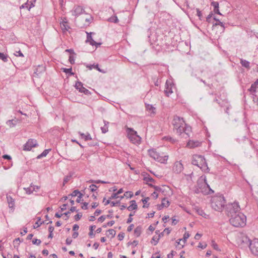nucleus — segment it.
Here are the masks:
<instances>
[{
	"label": "nucleus",
	"instance_id": "nucleus-7",
	"mask_svg": "<svg viewBox=\"0 0 258 258\" xmlns=\"http://www.w3.org/2000/svg\"><path fill=\"white\" fill-rule=\"evenodd\" d=\"M148 151L149 156L151 158L161 163H165L168 160V156H161L159 153L156 151V149H149Z\"/></svg>",
	"mask_w": 258,
	"mask_h": 258
},
{
	"label": "nucleus",
	"instance_id": "nucleus-36",
	"mask_svg": "<svg viewBox=\"0 0 258 258\" xmlns=\"http://www.w3.org/2000/svg\"><path fill=\"white\" fill-rule=\"evenodd\" d=\"M146 109L147 110L151 111L152 113H155V110H156L155 107H154L152 105L149 104H145Z\"/></svg>",
	"mask_w": 258,
	"mask_h": 258
},
{
	"label": "nucleus",
	"instance_id": "nucleus-38",
	"mask_svg": "<svg viewBox=\"0 0 258 258\" xmlns=\"http://www.w3.org/2000/svg\"><path fill=\"white\" fill-rule=\"evenodd\" d=\"M190 236V234L188 232H185L183 235V237L182 239H179V241H182L183 243H185L186 242L187 239Z\"/></svg>",
	"mask_w": 258,
	"mask_h": 258
},
{
	"label": "nucleus",
	"instance_id": "nucleus-1",
	"mask_svg": "<svg viewBox=\"0 0 258 258\" xmlns=\"http://www.w3.org/2000/svg\"><path fill=\"white\" fill-rule=\"evenodd\" d=\"M226 200L222 194H218L211 198V206L213 209L222 212L225 205Z\"/></svg>",
	"mask_w": 258,
	"mask_h": 258
},
{
	"label": "nucleus",
	"instance_id": "nucleus-2",
	"mask_svg": "<svg viewBox=\"0 0 258 258\" xmlns=\"http://www.w3.org/2000/svg\"><path fill=\"white\" fill-rule=\"evenodd\" d=\"M191 164L199 167L205 173L210 172V168L204 156L194 155L192 157Z\"/></svg>",
	"mask_w": 258,
	"mask_h": 258
},
{
	"label": "nucleus",
	"instance_id": "nucleus-60",
	"mask_svg": "<svg viewBox=\"0 0 258 258\" xmlns=\"http://www.w3.org/2000/svg\"><path fill=\"white\" fill-rule=\"evenodd\" d=\"M68 206V204H63L60 207V210H59V212L60 213H62V212L64 210H66L67 209V207Z\"/></svg>",
	"mask_w": 258,
	"mask_h": 258
},
{
	"label": "nucleus",
	"instance_id": "nucleus-58",
	"mask_svg": "<svg viewBox=\"0 0 258 258\" xmlns=\"http://www.w3.org/2000/svg\"><path fill=\"white\" fill-rule=\"evenodd\" d=\"M108 126L107 125H104L103 126L101 127V130L102 131V133L103 134H105L108 132Z\"/></svg>",
	"mask_w": 258,
	"mask_h": 258
},
{
	"label": "nucleus",
	"instance_id": "nucleus-21",
	"mask_svg": "<svg viewBox=\"0 0 258 258\" xmlns=\"http://www.w3.org/2000/svg\"><path fill=\"white\" fill-rule=\"evenodd\" d=\"M87 33V39L86 40V43H89L92 46H93V44L95 43V41L93 40L92 37V34H94L93 32Z\"/></svg>",
	"mask_w": 258,
	"mask_h": 258
},
{
	"label": "nucleus",
	"instance_id": "nucleus-32",
	"mask_svg": "<svg viewBox=\"0 0 258 258\" xmlns=\"http://www.w3.org/2000/svg\"><path fill=\"white\" fill-rule=\"evenodd\" d=\"M50 150V149L44 150L42 153L37 156V159H41L42 157L46 156Z\"/></svg>",
	"mask_w": 258,
	"mask_h": 258
},
{
	"label": "nucleus",
	"instance_id": "nucleus-35",
	"mask_svg": "<svg viewBox=\"0 0 258 258\" xmlns=\"http://www.w3.org/2000/svg\"><path fill=\"white\" fill-rule=\"evenodd\" d=\"M116 232L113 229H109L106 231V235L107 237L111 236V238L114 237L115 235Z\"/></svg>",
	"mask_w": 258,
	"mask_h": 258
},
{
	"label": "nucleus",
	"instance_id": "nucleus-31",
	"mask_svg": "<svg viewBox=\"0 0 258 258\" xmlns=\"http://www.w3.org/2000/svg\"><path fill=\"white\" fill-rule=\"evenodd\" d=\"M0 59L5 62H8L9 56L4 52H0Z\"/></svg>",
	"mask_w": 258,
	"mask_h": 258
},
{
	"label": "nucleus",
	"instance_id": "nucleus-3",
	"mask_svg": "<svg viewBox=\"0 0 258 258\" xmlns=\"http://www.w3.org/2000/svg\"><path fill=\"white\" fill-rule=\"evenodd\" d=\"M236 241L239 246L244 248L249 247L252 240H251L245 233L239 232L237 233Z\"/></svg>",
	"mask_w": 258,
	"mask_h": 258
},
{
	"label": "nucleus",
	"instance_id": "nucleus-8",
	"mask_svg": "<svg viewBox=\"0 0 258 258\" xmlns=\"http://www.w3.org/2000/svg\"><path fill=\"white\" fill-rule=\"evenodd\" d=\"M128 132V138L130 141L134 144H140L141 141V138L137 135V132L133 130L132 128H128L127 130Z\"/></svg>",
	"mask_w": 258,
	"mask_h": 258
},
{
	"label": "nucleus",
	"instance_id": "nucleus-48",
	"mask_svg": "<svg viewBox=\"0 0 258 258\" xmlns=\"http://www.w3.org/2000/svg\"><path fill=\"white\" fill-rule=\"evenodd\" d=\"M163 139L165 141L170 142L171 143H173L175 141L174 139H173L172 137L168 136L164 137Z\"/></svg>",
	"mask_w": 258,
	"mask_h": 258
},
{
	"label": "nucleus",
	"instance_id": "nucleus-12",
	"mask_svg": "<svg viewBox=\"0 0 258 258\" xmlns=\"http://www.w3.org/2000/svg\"><path fill=\"white\" fill-rule=\"evenodd\" d=\"M156 192L158 191L160 192H161L163 195L166 196L167 195V192L171 191V189L168 186H166L165 185H162L161 187L156 186V187H155V190Z\"/></svg>",
	"mask_w": 258,
	"mask_h": 258
},
{
	"label": "nucleus",
	"instance_id": "nucleus-53",
	"mask_svg": "<svg viewBox=\"0 0 258 258\" xmlns=\"http://www.w3.org/2000/svg\"><path fill=\"white\" fill-rule=\"evenodd\" d=\"M62 214H63V216H64L63 218H64V220H67L70 217L71 212L70 211H68V212L62 213Z\"/></svg>",
	"mask_w": 258,
	"mask_h": 258
},
{
	"label": "nucleus",
	"instance_id": "nucleus-33",
	"mask_svg": "<svg viewBox=\"0 0 258 258\" xmlns=\"http://www.w3.org/2000/svg\"><path fill=\"white\" fill-rule=\"evenodd\" d=\"M204 183H201V184L200 183V181L198 180V182H197V184L198 185V187H197L195 188V189H194V192L196 193V194H199L201 191V188L202 187V186H203V184Z\"/></svg>",
	"mask_w": 258,
	"mask_h": 258
},
{
	"label": "nucleus",
	"instance_id": "nucleus-59",
	"mask_svg": "<svg viewBox=\"0 0 258 258\" xmlns=\"http://www.w3.org/2000/svg\"><path fill=\"white\" fill-rule=\"evenodd\" d=\"M196 11H197V16H198L199 19L200 20H202V13H201V11L198 8H197L196 9Z\"/></svg>",
	"mask_w": 258,
	"mask_h": 258
},
{
	"label": "nucleus",
	"instance_id": "nucleus-57",
	"mask_svg": "<svg viewBox=\"0 0 258 258\" xmlns=\"http://www.w3.org/2000/svg\"><path fill=\"white\" fill-rule=\"evenodd\" d=\"M93 183H96V184H99V183L105 184V183H109V182L108 181H105L101 180H95L94 181H93Z\"/></svg>",
	"mask_w": 258,
	"mask_h": 258
},
{
	"label": "nucleus",
	"instance_id": "nucleus-25",
	"mask_svg": "<svg viewBox=\"0 0 258 258\" xmlns=\"http://www.w3.org/2000/svg\"><path fill=\"white\" fill-rule=\"evenodd\" d=\"M7 201L10 208H13L15 205L14 199L10 196L7 195Z\"/></svg>",
	"mask_w": 258,
	"mask_h": 258
},
{
	"label": "nucleus",
	"instance_id": "nucleus-55",
	"mask_svg": "<svg viewBox=\"0 0 258 258\" xmlns=\"http://www.w3.org/2000/svg\"><path fill=\"white\" fill-rule=\"evenodd\" d=\"M26 192L27 194L30 195L35 190V187H33V189H31V187H28L27 188H25Z\"/></svg>",
	"mask_w": 258,
	"mask_h": 258
},
{
	"label": "nucleus",
	"instance_id": "nucleus-23",
	"mask_svg": "<svg viewBox=\"0 0 258 258\" xmlns=\"http://www.w3.org/2000/svg\"><path fill=\"white\" fill-rule=\"evenodd\" d=\"M86 66L89 70H92L93 68H95V69H97L99 72H100L101 73H105V71H104L103 70H101V69H100L99 68V65L98 64H87L86 65Z\"/></svg>",
	"mask_w": 258,
	"mask_h": 258
},
{
	"label": "nucleus",
	"instance_id": "nucleus-56",
	"mask_svg": "<svg viewBox=\"0 0 258 258\" xmlns=\"http://www.w3.org/2000/svg\"><path fill=\"white\" fill-rule=\"evenodd\" d=\"M78 194H80V191L78 189H76L73 191L72 194L69 196H71L72 197L78 196Z\"/></svg>",
	"mask_w": 258,
	"mask_h": 258
},
{
	"label": "nucleus",
	"instance_id": "nucleus-42",
	"mask_svg": "<svg viewBox=\"0 0 258 258\" xmlns=\"http://www.w3.org/2000/svg\"><path fill=\"white\" fill-rule=\"evenodd\" d=\"M144 181L148 182H152L153 183L155 182V180L152 177H151L149 175L148 176L144 177L143 178Z\"/></svg>",
	"mask_w": 258,
	"mask_h": 258
},
{
	"label": "nucleus",
	"instance_id": "nucleus-18",
	"mask_svg": "<svg viewBox=\"0 0 258 258\" xmlns=\"http://www.w3.org/2000/svg\"><path fill=\"white\" fill-rule=\"evenodd\" d=\"M174 85L173 84H170V85L168 84V80L166 81L165 84V90L164 91V93L167 96H169L170 94L173 93L172 89V86Z\"/></svg>",
	"mask_w": 258,
	"mask_h": 258
},
{
	"label": "nucleus",
	"instance_id": "nucleus-26",
	"mask_svg": "<svg viewBox=\"0 0 258 258\" xmlns=\"http://www.w3.org/2000/svg\"><path fill=\"white\" fill-rule=\"evenodd\" d=\"M131 205L127 208V209L129 211H131L134 210H137L138 208L137 204L136 201L132 200L130 202Z\"/></svg>",
	"mask_w": 258,
	"mask_h": 258
},
{
	"label": "nucleus",
	"instance_id": "nucleus-54",
	"mask_svg": "<svg viewBox=\"0 0 258 258\" xmlns=\"http://www.w3.org/2000/svg\"><path fill=\"white\" fill-rule=\"evenodd\" d=\"M90 190L92 192L95 191L96 189L98 188V186L96 185L95 184H92L90 185Z\"/></svg>",
	"mask_w": 258,
	"mask_h": 258
},
{
	"label": "nucleus",
	"instance_id": "nucleus-16",
	"mask_svg": "<svg viewBox=\"0 0 258 258\" xmlns=\"http://www.w3.org/2000/svg\"><path fill=\"white\" fill-rule=\"evenodd\" d=\"M201 143L198 141L189 140L186 146L189 148H194L200 146Z\"/></svg>",
	"mask_w": 258,
	"mask_h": 258
},
{
	"label": "nucleus",
	"instance_id": "nucleus-40",
	"mask_svg": "<svg viewBox=\"0 0 258 258\" xmlns=\"http://www.w3.org/2000/svg\"><path fill=\"white\" fill-rule=\"evenodd\" d=\"M170 202L167 200L166 198H164L162 200V206L164 207H168L169 206Z\"/></svg>",
	"mask_w": 258,
	"mask_h": 258
},
{
	"label": "nucleus",
	"instance_id": "nucleus-13",
	"mask_svg": "<svg viewBox=\"0 0 258 258\" xmlns=\"http://www.w3.org/2000/svg\"><path fill=\"white\" fill-rule=\"evenodd\" d=\"M183 131H181V134H178L184 138L189 137V133L191 131V127L190 126L187 125L186 124L183 126Z\"/></svg>",
	"mask_w": 258,
	"mask_h": 258
},
{
	"label": "nucleus",
	"instance_id": "nucleus-4",
	"mask_svg": "<svg viewBox=\"0 0 258 258\" xmlns=\"http://www.w3.org/2000/svg\"><path fill=\"white\" fill-rule=\"evenodd\" d=\"M231 226H245L246 217L242 213H239L229 219Z\"/></svg>",
	"mask_w": 258,
	"mask_h": 258
},
{
	"label": "nucleus",
	"instance_id": "nucleus-61",
	"mask_svg": "<svg viewBox=\"0 0 258 258\" xmlns=\"http://www.w3.org/2000/svg\"><path fill=\"white\" fill-rule=\"evenodd\" d=\"M68 22L67 21H63L62 22V24L64 27V29L66 30H68V29L70 28V27L67 25Z\"/></svg>",
	"mask_w": 258,
	"mask_h": 258
},
{
	"label": "nucleus",
	"instance_id": "nucleus-62",
	"mask_svg": "<svg viewBox=\"0 0 258 258\" xmlns=\"http://www.w3.org/2000/svg\"><path fill=\"white\" fill-rule=\"evenodd\" d=\"M117 237H118V240L121 241L124 237V233L123 232H120V233H119Z\"/></svg>",
	"mask_w": 258,
	"mask_h": 258
},
{
	"label": "nucleus",
	"instance_id": "nucleus-5",
	"mask_svg": "<svg viewBox=\"0 0 258 258\" xmlns=\"http://www.w3.org/2000/svg\"><path fill=\"white\" fill-rule=\"evenodd\" d=\"M240 210V208L238 202L229 203L225 206V213L228 217L234 216Z\"/></svg>",
	"mask_w": 258,
	"mask_h": 258
},
{
	"label": "nucleus",
	"instance_id": "nucleus-20",
	"mask_svg": "<svg viewBox=\"0 0 258 258\" xmlns=\"http://www.w3.org/2000/svg\"><path fill=\"white\" fill-rule=\"evenodd\" d=\"M212 24H213V29H215V28H216V27H217L218 26H220L221 27V30H220L222 32H224V31L225 30L224 25L219 20H217V22H216L215 23H214V22L213 21L212 22Z\"/></svg>",
	"mask_w": 258,
	"mask_h": 258
},
{
	"label": "nucleus",
	"instance_id": "nucleus-44",
	"mask_svg": "<svg viewBox=\"0 0 258 258\" xmlns=\"http://www.w3.org/2000/svg\"><path fill=\"white\" fill-rule=\"evenodd\" d=\"M178 220L175 218H172L169 219V224L175 225L177 224Z\"/></svg>",
	"mask_w": 258,
	"mask_h": 258
},
{
	"label": "nucleus",
	"instance_id": "nucleus-27",
	"mask_svg": "<svg viewBox=\"0 0 258 258\" xmlns=\"http://www.w3.org/2000/svg\"><path fill=\"white\" fill-rule=\"evenodd\" d=\"M47 221V220L42 221L40 217H38L37 221L35 222V224L37 225V226H41L42 224L48 225L52 223L51 221H49L48 222H46Z\"/></svg>",
	"mask_w": 258,
	"mask_h": 258
},
{
	"label": "nucleus",
	"instance_id": "nucleus-45",
	"mask_svg": "<svg viewBox=\"0 0 258 258\" xmlns=\"http://www.w3.org/2000/svg\"><path fill=\"white\" fill-rule=\"evenodd\" d=\"M213 13L212 12H211L209 15L206 18V21L209 23H212L213 22H212V18L213 17Z\"/></svg>",
	"mask_w": 258,
	"mask_h": 258
},
{
	"label": "nucleus",
	"instance_id": "nucleus-15",
	"mask_svg": "<svg viewBox=\"0 0 258 258\" xmlns=\"http://www.w3.org/2000/svg\"><path fill=\"white\" fill-rule=\"evenodd\" d=\"M44 71L45 67L43 65H38L34 70V76L39 77Z\"/></svg>",
	"mask_w": 258,
	"mask_h": 258
},
{
	"label": "nucleus",
	"instance_id": "nucleus-52",
	"mask_svg": "<svg viewBox=\"0 0 258 258\" xmlns=\"http://www.w3.org/2000/svg\"><path fill=\"white\" fill-rule=\"evenodd\" d=\"M124 196H125V197L126 198H132L133 196V193L132 191H126L124 194Z\"/></svg>",
	"mask_w": 258,
	"mask_h": 258
},
{
	"label": "nucleus",
	"instance_id": "nucleus-51",
	"mask_svg": "<svg viewBox=\"0 0 258 258\" xmlns=\"http://www.w3.org/2000/svg\"><path fill=\"white\" fill-rule=\"evenodd\" d=\"M32 242L33 244L39 245L41 243V241L40 239L34 238L33 239Z\"/></svg>",
	"mask_w": 258,
	"mask_h": 258
},
{
	"label": "nucleus",
	"instance_id": "nucleus-9",
	"mask_svg": "<svg viewBox=\"0 0 258 258\" xmlns=\"http://www.w3.org/2000/svg\"><path fill=\"white\" fill-rule=\"evenodd\" d=\"M38 146L37 141L33 139H30L23 146V150L30 151L33 147Z\"/></svg>",
	"mask_w": 258,
	"mask_h": 258
},
{
	"label": "nucleus",
	"instance_id": "nucleus-6",
	"mask_svg": "<svg viewBox=\"0 0 258 258\" xmlns=\"http://www.w3.org/2000/svg\"><path fill=\"white\" fill-rule=\"evenodd\" d=\"M172 124L178 134H181V131H183V126L186 125L183 118L177 115L174 116Z\"/></svg>",
	"mask_w": 258,
	"mask_h": 258
},
{
	"label": "nucleus",
	"instance_id": "nucleus-43",
	"mask_svg": "<svg viewBox=\"0 0 258 258\" xmlns=\"http://www.w3.org/2000/svg\"><path fill=\"white\" fill-rule=\"evenodd\" d=\"M20 8L21 9H27L28 11L30 10L31 8V6L29 5V4L26 2L24 4H23L21 6H20Z\"/></svg>",
	"mask_w": 258,
	"mask_h": 258
},
{
	"label": "nucleus",
	"instance_id": "nucleus-10",
	"mask_svg": "<svg viewBox=\"0 0 258 258\" xmlns=\"http://www.w3.org/2000/svg\"><path fill=\"white\" fill-rule=\"evenodd\" d=\"M75 88L81 93H83L85 95H89L91 94V92L83 87V84L80 81H77L75 85Z\"/></svg>",
	"mask_w": 258,
	"mask_h": 258
},
{
	"label": "nucleus",
	"instance_id": "nucleus-41",
	"mask_svg": "<svg viewBox=\"0 0 258 258\" xmlns=\"http://www.w3.org/2000/svg\"><path fill=\"white\" fill-rule=\"evenodd\" d=\"M96 227H90V228H89V235L90 236V238H93L95 236V233H94V230L95 229Z\"/></svg>",
	"mask_w": 258,
	"mask_h": 258
},
{
	"label": "nucleus",
	"instance_id": "nucleus-34",
	"mask_svg": "<svg viewBox=\"0 0 258 258\" xmlns=\"http://www.w3.org/2000/svg\"><path fill=\"white\" fill-rule=\"evenodd\" d=\"M61 70L62 71L66 73L67 74H69V76H73L74 75V73L72 72V69L71 67L70 68H62Z\"/></svg>",
	"mask_w": 258,
	"mask_h": 258
},
{
	"label": "nucleus",
	"instance_id": "nucleus-64",
	"mask_svg": "<svg viewBox=\"0 0 258 258\" xmlns=\"http://www.w3.org/2000/svg\"><path fill=\"white\" fill-rule=\"evenodd\" d=\"M36 0H27V2L29 4L31 8L34 6V3Z\"/></svg>",
	"mask_w": 258,
	"mask_h": 258
},
{
	"label": "nucleus",
	"instance_id": "nucleus-50",
	"mask_svg": "<svg viewBox=\"0 0 258 258\" xmlns=\"http://www.w3.org/2000/svg\"><path fill=\"white\" fill-rule=\"evenodd\" d=\"M212 246L214 249L217 251H220V249H219L218 244L216 243H215L214 240L212 241Z\"/></svg>",
	"mask_w": 258,
	"mask_h": 258
},
{
	"label": "nucleus",
	"instance_id": "nucleus-28",
	"mask_svg": "<svg viewBox=\"0 0 258 258\" xmlns=\"http://www.w3.org/2000/svg\"><path fill=\"white\" fill-rule=\"evenodd\" d=\"M79 134L81 137V138L84 139L85 141H87L92 140V138H91L90 134L88 133H87V135H85V134L79 132Z\"/></svg>",
	"mask_w": 258,
	"mask_h": 258
},
{
	"label": "nucleus",
	"instance_id": "nucleus-30",
	"mask_svg": "<svg viewBox=\"0 0 258 258\" xmlns=\"http://www.w3.org/2000/svg\"><path fill=\"white\" fill-rule=\"evenodd\" d=\"M160 238V236L154 235L152 238L151 242L154 245H156L159 242Z\"/></svg>",
	"mask_w": 258,
	"mask_h": 258
},
{
	"label": "nucleus",
	"instance_id": "nucleus-46",
	"mask_svg": "<svg viewBox=\"0 0 258 258\" xmlns=\"http://www.w3.org/2000/svg\"><path fill=\"white\" fill-rule=\"evenodd\" d=\"M197 212L199 215L202 216L203 217H206V216H207L202 209H199L197 210Z\"/></svg>",
	"mask_w": 258,
	"mask_h": 258
},
{
	"label": "nucleus",
	"instance_id": "nucleus-14",
	"mask_svg": "<svg viewBox=\"0 0 258 258\" xmlns=\"http://www.w3.org/2000/svg\"><path fill=\"white\" fill-rule=\"evenodd\" d=\"M183 169V166L181 162H176L174 163L173 171L176 174L180 173Z\"/></svg>",
	"mask_w": 258,
	"mask_h": 258
},
{
	"label": "nucleus",
	"instance_id": "nucleus-47",
	"mask_svg": "<svg viewBox=\"0 0 258 258\" xmlns=\"http://www.w3.org/2000/svg\"><path fill=\"white\" fill-rule=\"evenodd\" d=\"M109 21L111 22L117 23L118 22V19L116 16L111 17L109 19Z\"/></svg>",
	"mask_w": 258,
	"mask_h": 258
},
{
	"label": "nucleus",
	"instance_id": "nucleus-37",
	"mask_svg": "<svg viewBox=\"0 0 258 258\" xmlns=\"http://www.w3.org/2000/svg\"><path fill=\"white\" fill-rule=\"evenodd\" d=\"M142 232V227H137L134 230V234L136 237H139Z\"/></svg>",
	"mask_w": 258,
	"mask_h": 258
},
{
	"label": "nucleus",
	"instance_id": "nucleus-17",
	"mask_svg": "<svg viewBox=\"0 0 258 258\" xmlns=\"http://www.w3.org/2000/svg\"><path fill=\"white\" fill-rule=\"evenodd\" d=\"M248 90L252 95H254L258 91V80L251 84L250 88Z\"/></svg>",
	"mask_w": 258,
	"mask_h": 258
},
{
	"label": "nucleus",
	"instance_id": "nucleus-49",
	"mask_svg": "<svg viewBox=\"0 0 258 258\" xmlns=\"http://www.w3.org/2000/svg\"><path fill=\"white\" fill-rule=\"evenodd\" d=\"M71 177H72L71 175H67L64 177V178L63 179V185H64L65 184H66L70 180Z\"/></svg>",
	"mask_w": 258,
	"mask_h": 258
},
{
	"label": "nucleus",
	"instance_id": "nucleus-19",
	"mask_svg": "<svg viewBox=\"0 0 258 258\" xmlns=\"http://www.w3.org/2000/svg\"><path fill=\"white\" fill-rule=\"evenodd\" d=\"M84 12V9L82 7L78 6L75 8L73 12V15L74 16H79Z\"/></svg>",
	"mask_w": 258,
	"mask_h": 258
},
{
	"label": "nucleus",
	"instance_id": "nucleus-63",
	"mask_svg": "<svg viewBox=\"0 0 258 258\" xmlns=\"http://www.w3.org/2000/svg\"><path fill=\"white\" fill-rule=\"evenodd\" d=\"M82 217V214L80 213H78L77 215H76L74 217V218L75 220L78 221L81 219V218Z\"/></svg>",
	"mask_w": 258,
	"mask_h": 258
},
{
	"label": "nucleus",
	"instance_id": "nucleus-39",
	"mask_svg": "<svg viewBox=\"0 0 258 258\" xmlns=\"http://www.w3.org/2000/svg\"><path fill=\"white\" fill-rule=\"evenodd\" d=\"M149 200L150 198L149 197H146L141 200L142 202L144 203V205L143 206L144 208H148L149 206V203H147Z\"/></svg>",
	"mask_w": 258,
	"mask_h": 258
},
{
	"label": "nucleus",
	"instance_id": "nucleus-22",
	"mask_svg": "<svg viewBox=\"0 0 258 258\" xmlns=\"http://www.w3.org/2000/svg\"><path fill=\"white\" fill-rule=\"evenodd\" d=\"M211 6H212L214 7V12L215 14L220 15H222L219 10V3L218 2L213 1L211 3Z\"/></svg>",
	"mask_w": 258,
	"mask_h": 258
},
{
	"label": "nucleus",
	"instance_id": "nucleus-11",
	"mask_svg": "<svg viewBox=\"0 0 258 258\" xmlns=\"http://www.w3.org/2000/svg\"><path fill=\"white\" fill-rule=\"evenodd\" d=\"M249 248L253 254L258 256V239H254Z\"/></svg>",
	"mask_w": 258,
	"mask_h": 258
},
{
	"label": "nucleus",
	"instance_id": "nucleus-24",
	"mask_svg": "<svg viewBox=\"0 0 258 258\" xmlns=\"http://www.w3.org/2000/svg\"><path fill=\"white\" fill-rule=\"evenodd\" d=\"M240 62L243 67L247 69V70L250 69V62L248 61H247L245 59H244L243 58H241L240 59Z\"/></svg>",
	"mask_w": 258,
	"mask_h": 258
},
{
	"label": "nucleus",
	"instance_id": "nucleus-29",
	"mask_svg": "<svg viewBox=\"0 0 258 258\" xmlns=\"http://www.w3.org/2000/svg\"><path fill=\"white\" fill-rule=\"evenodd\" d=\"M18 122V120L17 119H11L7 121V124L10 127L15 126Z\"/></svg>",
	"mask_w": 258,
	"mask_h": 258
}]
</instances>
